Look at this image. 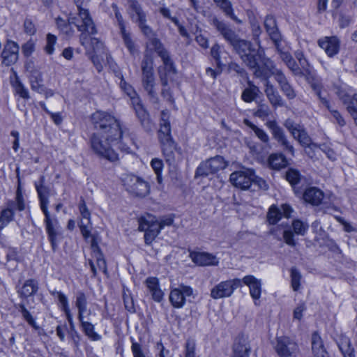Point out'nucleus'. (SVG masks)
Masks as SVG:
<instances>
[{"mask_svg": "<svg viewBox=\"0 0 357 357\" xmlns=\"http://www.w3.org/2000/svg\"><path fill=\"white\" fill-rule=\"evenodd\" d=\"M264 72L266 73L265 77H257L262 80H264V93L271 105L275 107H283L285 105L284 100L282 96L279 94L275 87L269 81L270 73L264 69Z\"/></svg>", "mask_w": 357, "mask_h": 357, "instance_id": "13", "label": "nucleus"}, {"mask_svg": "<svg viewBox=\"0 0 357 357\" xmlns=\"http://www.w3.org/2000/svg\"><path fill=\"white\" fill-rule=\"evenodd\" d=\"M92 121L98 132L93 135L91 145L98 156L111 162L119 160L114 147L128 152L129 146L123 142V130L120 121L107 112L98 111L93 114Z\"/></svg>", "mask_w": 357, "mask_h": 357, "instance_id": "1", "label": "nucleus"}, {"mask_svg": "<svg viewBox=\"0 0 357 357\" xmlns=\"http://www.w3.org/2000/svg\"><path fill=\"white\" fill-rule=\"evenodd\" d=\"M52 294L57 297L60 307L65 312V314L70 312L68 305V300L63 293L61 291H55Z\"/></svg>", "mask_w": 357, "mask_h": 357, "instance_id": "49", "label": "nucleus"}, {"mask_svg": "<svg viewBox=\"0 0 357 357\" xmlns=\"http://www.w3.org/2000/svg\"><path fill=\"white\" fill-rule=\"evenodd\" d=\"M142 84L146 91L149 100L158 104L159 98L155 89V79L153 72V61L151 56L146 54L141 63Z\"/></svg>", "mask_w": 357, "mask_h": 357, "instance_id": "5", "label": "nucleus"}, {"mask_svg": "<svg viewBox=\"0 0 357 357\" xmlns=\"http://www.w3.org/2000/svg\"><path fill=\"white\" fill-rule=\"evenodd\" d=\"M123 182L126 191L134 196L144 197L150 192L149 183L136 175H126Z\"/></svg>", "mask_w": 357, "mask_h": 357, "instance_id": "9", "label": "nucleus"}, {"mask_svg": "<svg viewBox=\"0 0 357 357\" xmlns=\"http://www.w3.org/2000/svg\"><path fill=\"white\" fill-rule=\"evenodd\" d=\"M128 10L133 21L138 23L139 28L145 36L153 38V36L151 29L146 24V15L142 10L140 5L135 0H128Z\"/></svg>", "mask_w": 357, "mask_h": 357, "instance_id": "10", "label": "nucleus"}, {"mask_svg": "<svg viewBox=\"0 0 357 357\" xmlns=\"http://www.w3.org/2000/svg\"><path fill=\"white\" fill-rule=\"evenodd\" d=\"M265 68L270 73V76L273 75L275 80L278 84V86L282 93L289 99L293 100L296 97V92L284 73L275 68L272 61H268L265 64Z\"/></svg>", "mask_w": 357, "mask_h": 357, "instance_id": "8", "label": "nucleus"}, {"mask_svg": "<svg viewBox=\"0 0 357 357\" xmlns=\"http://www.w3.org/2000/svg\"><path fill=\"white\" fill-rule=\"evenodd\" d=\"M213 25L218 29L224 38L228 41L231 45L238 39L235 32L229 29L224 22L219 21L218 19L213 20Z\"/></svg>", "mask_w": 357, "mask_h": 357, "instance_id": "28", "label": "nucleus"}, {"mask_svg": "<svg viewBox=\"0 0 357 357\" xmlns=\"http://www.w3.org/2000/svg\"><path fill=\"white\" fill-rule=\"evenodd\" d=\"M147 52L145 54H148L149 51H155L158 55L162 59L169 54L168 52L165 49L160 41L155 38H150L146 43Z\"/></svg>", "mask_w": 357, "mask_h": 357, "instance_id": "38", "label": "nucleus"}, {"mask_svg": "<svg viewBox=\"0 0 357 357\" xmlns=\"http://www.w3.org/2000/svg\"><path fill=\"white\" fill-rule=\"evenodd\" d=\"M294 138L298 140V142L304 147L312 144L310 137L303 128L296 133V136H294Z\"/></svg>", "mask_w": 357, "mask_h": 357, "instance_id": "48", "label": "nucleus"}, {"mask_svg": "<svg viewBox=\"0 0 357 357\" xmlns=\"http://www.w3.org/2000/svg\"><path fill=\"white\" fill-rule=\"evenodd\" d=\"M338 347L343 355L346 354V350H349V349H354L351 347L350 340L347 337H343L338 343Z\"/></svg>", "mask_w": 357, "mask_h": 357, "instance_id": "62", "label": "nucleus"}, {"mask_svg": "<svg viewBox=\"0 0 357 357\" xmlns=\"http://www.w3.org/2000/svg\"><path fill=\"white\" fill-rule=\"evenodd\" d=\"M137 118L139 119L142 125L146 129L151 130V123L149 119V114L143 107L141 99L139 100L138 103H131Z\"/></svg>", "mask_w": 357, "mask_h": 357, "instance_id": "35", "label": "nucleus"}, {"mask_svg": "<svg viewBox=\"0 0 357 357\" xmlns=\"http://www.w3.org/2000/svg\"><path fill=\"white\" fill-rule=\"evenodd\" d=\"M163 66L160 67L158 73L161 84L163 86H167L169 80L172 79V75L176 74V69L169 58V54L162 58Z\"/></svg>", "mask_w": 357, "mask_h": 357, "instance_id": "21", "label": "nucleus"}, {"mask_svg": "<svg viewBox=\"0 0 357 357\" xmlns=\"http://www.w3.org/2000/svg\"><path fill=\"white\" fill-rule=\"evenodd\" d=\"M266 126L271 130L273 138L283 147L284 150L289 151L292 155H294V148L287 139L282 128L278 126L275 121H268Z\"/></svg>", "mask_w": 357, "mask_h": 357, "instance_id": "15", "label": "nucleus"}, {"mask_svg": "<svg viewBox=\"0 0 357 357\" xmlns=\"http://www.w3.org/2000/svg\"><path fill=\"white\" fill-rule=\"evenodd\" d=\"M24 31L26 33L33 36L36 32L35 24L30 19H26L24 22Z\"/></svg>", "mask_w": 357, "mask_h": 357, "instance_id": "58", "label": "nucleus"}, {"mask_svg": "<svg viewBox=\"0 0 357 357\" xmlns=\"http://www.w3.org/2000/svg\"><path fill=\"white\" fill-rule=\"evenodd\" d=\"M292 227L294 233L301 236L305 235L308 229L307 224L304 223L303 222L299 220H294L292 223Z\"/></svg>", "mask_w": 357, "mask_h": 357, "instance_id": "52", "label": "nucleus"}, {"mask_svg": "<svg viewBox=\"0 0 357 357\" xmlns=\"http://www.w3.org/2000/svg\"><path fill=\"white\" fill-rule=\"evenodd\" d=\"M319 149L323 151L327 156L328 158H329L331 160H336V154L335 151L331 149L330 147L327 146L325 144L321 145L319 146Z\"/></svg>", "mask_w": 357, "mask_h": 357, "instance_id": "64", "label": "nucleus"}, {"mask_svg": "<svg viewBox=\"0 0 357 357\" xmlns=\"http://www.w3.org/2000/svg\"><path fill=\"white\" fill-rule=\"evenodd\" d=\"M284 126L293 137L296 136V133L302 128L300 125L295 123L291 119H287L284 123Z\"/></svg>", "mask_w": 357, "mask_h": 357, "instance_id": "56", "label": "nucleus"}, {"mask_svg": "<svg viewBox=\"0 0 357 357\" xmlns=\"http://www.w3.org/2000/svg\"><path fill=\"white\" fill-rule=\"evenodd\" d=\"M158 138L160 143L174 141L171 135V126L169 121V112L162 111Z\"/></svg>", "mask_w": 357, "mask_h": 357, "instance_id": "25", "label": "nucleus"}, {"mask_svg": "<svg viewBox=\"0 0 357 357\" xmlns=\"http://www.w3.org/2000/svg\"><path fill=\"white\" fill-rule=\"evenodd\" d=\"M241 280V282L249 287L250 296L255 301V304L258 305L256 301L261 297V280L252 275H246Z\"/></svg>", "mask_w": 357, "mask_h": 357, "instance_id": "24", "label": "nucleus"}, {"mask_svg": "<svg viewBox=\"0 0 357 357\" xmlns=\"http://www.w3.org/2000/svg\"><path fill=\"white\" fill-rule=\"evenodd\" d=\"M264 26L271 39L277 45L280 43L281 36L276 26L275 20L272 16H267L264 20Z\"/></svg>", "mask_w": 357, "mask_h": 357, "instance_id": "32", "label": "nucleus"}, {"mask_svg": "<svg viewBox=\"0 0 357 357\" xmlns=\"http://www.w3.org/2000/svg\"><path fill=\"white\" fill-rule=\"evenodd\" d=\"M131 349L134 357H146V354L139 343L132 342Z\"/></svg>", "mask_w": 357, "mask_h": 357, "instance_id": "60", "label": "nucleus"}, {"mask_svg": "<svg viewBox=\"0 0 357 357\" xmlns=\"http://www.w3.org/2000/svg\"><path fill=\"white\" fill-rule=\"evenodd\" d=\"M323 198V192L315 187L307 188L303 194V199L314 206L319 205Z\"/></svg>", "mask_w": 357, "mask_h": 357, "instance_id": "31", "label": "nucleus"}, {"mask_svg": "<svg viewBox=\"0 0 357 357\" xmlns=\"http://www.w3.org/2000/svg\"><path fill=\"white\" fill-rule=\"evenodd\" d=\"M30 85L33 91L42 93L45 91L43 77L40 73H33L30 77Z\"/></svg>", "mask_w": 357, "mask_h": 357, "instance_id": "41", "label": "nucleus"}, {"mask_svg": "<svg viewBox=\"0 0 357 357\" xmlns=\"http://www.w3.org/2000/svg\"><path fill=\"white\" fill-rule=\"evenodd\" d=\"M213 1L223 10L225 15L235 19L231 3L229 0H213Z\"/></svg>", "mask_w": 357, "mask_h": 357, "instance_id": "45", "label": "nucleus"}, {"mask_svg": "<svg viewBox=\"0 0 357 357\" xmlns=\"http://www.w3.org/2000/svg\"><path fill=\"white\" fill-rule=\"evenodd\" d=\"M190 257L195 264L200 266H218L219 263L216 256L206 252H190Z\"/></svg>", "mask_w": 357, "mask_h": 357, "instance_id": "22", "label": "nucleus"}, {"mask_svg": "<svg viewBox=\"0 0 357 357\" xmlns=\"http://www.w3.org/2000/svg\"><path fill=\"white\" fill-rule=\"evenodd\" d=\"M75 305L77 309V318L80 326L85 335L91 341L100 340L102 336L95 331L94 325L89 321L91 311L87 310V298L83 291H79L76 293Z\"/></svg>", "mask_w": 357, "mask_h": 357, "instance_id": "4", "label": "nucleus"}, {"mask_svg": "<svg viewBox=\"0 0 357 357\" xmlns=\"http://www.w3.org/2000/svg\"><path fill=\"white\" fill-rule=\"evenodd\" d=\"M19 45L11 40H8L1 53V63L6 66L15 64L19 58Z\"/></svg>", "mask_w": 357, "mask_h": 357, "instance_id": "17", "label": "nucleus"}, {"mask_svg": "<svg viewBox=\"0 0 357 357\" xmlns=\"http://www.w3.org/2000/svg\"><path fill=\"white\" fill-rule=\"evenodd\" d=\"M121 37L123 38V43L128 50H129L130 53L132 55H135V54L138 53V50L135 45V43L133 42L130 33L128 32L126 29L120 30Z\"/></svg>", "mask_w": 357, "mask_h": 357, "instance_id": "42", "label": "nucleus"}, {"mask_svg": "<svg viewBox=\"0 0 357 357\" xmlns=\"http://www.w3.org/2000/svg\"><path fill=\"white\" fill-rule=\"evenodd\" d=\"M139 230H149L151 232L157 231L158 235L161 231L158 221L155 220V217L148 215L146 218H142L139 220Z\"/></svg>", "mask_w": 357, "mask_h": 357, "instance_id": "33", "label": "nucleus"}, {"mask_svg": "<svg viewBox=\"0 0 357 357\" xmlns=\"http://www.w3.org/2000/svg\"><path fill=\"white\" fill-rule=\"evenodd\" d=\"M151 166L156 174L158 182L160 183L162 182L161 173L163 169V162L162 160L153 158L151 162Z\"/></svg>", "mask_w": 357, "mask_h": 357, "instance_id": "47", "label": "nucleus"}, {"mask_svg": "<svg viewBox=\"0 0 357 357\" xmlns=\"http://www.w3.org/2000/svg\"><path fill=\"white\" fill-rule=\"evenodd\" d=\"M347 109L353 117L355 123L357 125V94H354L353 96L347 107Z\"/></svg>", "mask_w": 357, "mask_h": 357, "instance_id": "51", "label": "nucleus"}, {"mask_svg": "<svg viewBox=\"0 0 357 357\" xmlns=\"http://www.w3.org/2000/svg\"><path fill=\"white\" fill-rule=\"evenodd\" d=\"M145 283L153 299L156 302H160L163 298L164 294L159 287L158 278L149 277L146 278Z\"/></svg>", "mask_w": 357, "mask_h": 357, "instance_id": "29", "label": "nucleus"}, {"mask_svg": "<svg viewBox=\"0 0 357 357\" xmlns=\"http://www.w3.org/2000/svg\"><path fill=\"white\" fill-rule=\"evenodd\" d=\"M243 123L245 126L252 129V130L255 132V135L260 139L263 143L268 144L269 142L270 138L268 134L261 128H258L248 119H244Z\"/></svg>", "mask_w": 357, "mask_h": 357, "instance_id": "39", "label": "nucleus"}, {"mask_svg": "<svg viewBox=\"0 0 357 357\" xmlns=\"http://www.w3.org/2000/svg\"><path fill=\"white\" fill-rule=\"evenodd\" d=\"M312 350L315 357H328L321 337L318 333L314 332L311 338Z\"/></svg>", "mask_w": 357, "mask_h": 357, "instance_id": "30", "label": "nucleus"}, {"mask_svg": "<svg viewBox=\"0 0 357 357\" xmlns=\"http://www.w3.org/2000/svg\"><path fill=\"white\" fill-rule=\"evenodd\" d=\"M79 210L82 218L85 219L86 222H89L91 218V213L88 209L84 200L82 199H81L79 204Z\"/></svg>", "mask_w": 357, "mask_h": 357, "instance_id": "57", "label": "nucleus"}, {"mask_svg": "<svg viewBox=\"0 0 357 357\" xmlns=\"http://www.w3.org/2000/svg\"><path fill=\"white\" fill-rule=\"evenodd\" d=\"M195 344L192 341L188 340L185 345V357H195Z\"/></svg>", "mask_w": 357, "mask_h": 357, "instance_id": "63", "label": "nucleus"}, {"mask_svg": "<svg viewBox=\"0 0 357 357\" xmlns=\"http://www.w3.org/2000/svg\"><path fill=\"white\" fill-rule=\"evenodd\" d=\"M75 3L78 10L77 16L69 17V23L74 24L80 32H86L88 35L96 34L97 29L86 4L82 0H75Z\"/></svg>", "mask_w": 357, "mask_h": 357, "instance_id": "6", "label": "nucleus"}, {"mask_svg": "<svg viewBox=\"0 0 357 357\" xmlns=\"http://www.w3.org/2000/svg\"><path fill=\"white\" fill-rule=\"evenodd\" d=\"M277 52L280 54V59L284 62L287 66L295 75H301L302 72L301 68L297 65L296 61L293 59L292 56L288 52L282 51L279 46V43L275 45Z\"/></svg>", "mask_w": 357, "mask_h": 357, "instance_id": "27", "label": "nucleus"}, {"mask_svg": "<svg viewBox=\"0 0 357 357\" xmlns=\"http://www.w3.org/2000/svg\"><path fill=\"white\" fill-rule=\"evenodd\" d=\"M44 181V176H40V183H35V187L40 200V208L45 215V224L48 239L52 250L55 251L58 245V237L61 234V231L57 220L53 221L51 219L50 212L47 210L49 199L47 194L48 193V190L43 185Z\"/></svg>", "mask_w": 357, "mask_h": 357, "instance_id": "3", "label": "nucleus"}, {"mask_svg": "<svg viewBox=\"0 0 357 357\" xmlns=\"http://www.w3.org/2000/svg\"><path fill=\"white\" fill-rule=\"evenodd\" d=\"M300 178L301 175L296 169H290L286 173V179L291 185L297 184L299 182Z\"/></svg>", "mask_w": 357, "mask_h": 357, "instance_id": "54", "label": "nucleus"}, {"mask_svg": "<svg viewBox=\"0 0 357 357\" xmlns=\"http://www.w3.org/2000/svg\"><path fill=\"white\" fill-rule=\"evenodd\" d=\"M258 92L259 88L249 83V87L244 89L241 95V98L246 102H251L255 99Z\"/></svg>", "mask_w": 357, "mask_h": 357, "instance_id": "43", "label": "nucleus"}, {"mask_svg": "<svg viewBox=\"0 0 357 357\" xmlns=\"http://www.w3.org/2000/svg\"><path fill=\"white\" fill-rule=\"evenodd\" d=\"M227 164L221 156H215L202 162L196 171L197 176H206L213 174L226 167Z\"/></svg>", "mask_w": 357, "mask_h": 357, "instance_id": "12", "label": "nucleus"}, {"mask_svg": "<svg viewBox=\"0 0 357 357\" xmlns=\"http://www.w3.org/2000/svg\"><path fill=\"white\" fill-rule=\"evenodd\" d=\"M291 285L294 291H296L300 289L302 275L296 268H291L290 271Z\"/></svg>", "mask_w": 357, "mask_h": 357, "instance_id": "44", "label": "nucleus"}, {"mask_svg": "<svg viewBox=\"0 0 357 357\" xmlns=\"http://www.w3.org/2000/svg\"><path fill=\"white\" fill-rule=\"evenodd\" d=\"M250 348L246 344L236 343L234 346V357H248Z\"/></svg>", "mask_w": 357, "mask_h": 357, "instance_id": "46", "label": "nucleus"}, {"mask_svg": "<svg viewBox=\"0 0 357 357\" xmlns=\"http://www.w3.org/2000/svg\"><path fill=\"white\" fill-rule=\"evenodd\" d=\"M271 112L269 107L266 104H261L254 113V115L261 119H264L271 114Z\"/></svg>", "mask_w": 357, "mask_h": 357, "instance_id": "53", "label": "nucleus"}, {"mask_svg": "<svg viewBox=\"0 0 357 357\" xmlns=\"http://www.w3.org/2000/svg\"><path fill=\"white\" fill-rule=\"evenodd\" d=\"M318 45L329 57L336 55L340 50V40L335 36H325L318 40Z\"/></svg>", "mask_w": 357, "mask_h": 357, "instance_id": "23", "label": "nucleus"}, {"mask_svg": "<svg viewBox=\"0 0 357 357\" xmlns=\"http://www.w3.org/2000/svg\"><path fill=\"white\" fill-rule=\"evenodd\" d=\"M11 71L12 75L10 76V83L14 90L15 93L23 99H29L30 96L29 90L22 83L16 71H15L13 68L11 69Z\"/></svg>", "mask_w": 357, "mask_h": 357, "instance_id": "26", "label": "nucleus"}, {"mask_svg": "<svg viewBox=\"0 0 357 357\" xmlns=\"http://www.w3.org/2000/svg\"><path fill=\"white\" fill-rule=\"evenodd\" d=\"M192 294L193 289L190 287L179 285L177 288L171 290L169 298L174 307L181 308L185 304L188 298Z\"/></svg>", "mask_w": 357, "mask_h": 357, "instance_id": "14", "label": "nucleus"}, {"mask_svg": "<svg viewBox=\"0 0 357 357\" xmlns=\"http://www.w3.org/2000/svg\"><path fill=\"white\" fill-rule=\"evenodd\" d=\"M162 153L167 163L169 165H174L176 162L175 151L176 146L174 141L160 143Z\"/></svg>", "mask_w": 357, "mask_h": 357, "instance_id": "34", "label": "nucleus"}, {"mask_svg": "<svg viewBox=\"0 0 357 357\" xmlns=\"http://www.w3.org/2000/svg\"><path fill=\"white\" fill-rule=\"evenodd\" d=\"M36 43L30 39L22 45V52L24 56H30L35 50Z\"/></svg>", "mask_w": 357, "mask_h": 357, "instance_id": "55", "label": "nucleus"}, {"mask_svg": "<svg viewBox=\"0 0 357 357\" xmlns=\"http://www.w3.org/2000/svg\"><path fill=\"white\" fill-rule=\"evenodd\" d=\"M275 351L280 357H289L298 349L297 344L286 336L277 338Z\"/></svg>", "mask_w": 357, "mask_h": 357, "instance_id": "18", "label": "nucleus"}, {"mask_svg": "<svg viewBox=\"0 0 357 357\" xmlns=\"http://www.w3.org/2000/svg\"><path fill=\"white\" fill-rule=\"evenodd\" d=\"M120 87L124 93L130 98L131 103H138L140 99L139 96L133 89V87L127 83L123 78H121Z\"/></svg>", "mask_w": 357, "mask_h": 357, "instance_id": "40", "label": "nucleus"}, {"mask_svg": "<svg viewBox=\"0 0 357 357\" xmlns=\"http://www.w3.org/2000/svg\"><path fill=\"white\" fill-rule=\"evenodd\" d=\"M233 47L240 55L243 63L252 71L255 77H265V64L270 59L265 56L264 50L259 46L257 52L250 42L238 38Z\"/></svg>", "mask_w": 357, "mask_h": 357, "instance_id": "2", "label": "nucleus"}, {"mask_svg": "<svg viewBox=\"0 0 357 357\" xmlns=\"http://www.w3.org/2000/svg\"><path fill=\"white\" fill-rule=\"evenodd\" d=\"M268 166L273 169L285 167L288 162L285 156L282 153H272L268 159Z\"/></svg>", "mask_w": 357, "mask_h": 357, "instance_id": "37", "label": "nucleus"}, {"mask_svg": "<svg viewBox=\"0 0 357 357\" xmlns=\"http://www.w3.org/2000/svg\"><path fill=\"white\" fill-rule=\"evenodd\" d=\"M241 286V279L235 278L220 282L211 289V297L220 299L231 296L236 289Z\"/></svg>", "mask_w": 357, "mask_h": 357, "instance_id": "11", "label": "nucleus"}, {"mask_svg": "<svg viewBox=\"0 0 357 357\" xmlns=\"http://www.w3.org/2000/svg\"><path fill=\"white\" fill-rule=\"evenodd\" d=\"M91 249H92V257L96 260L97 267L95 266L92 259L89 260V264L90 265L91 271L93 273V275L96 276L98 273V270L100 271H102L105 274L107 273V264L105 259L103 257L102 253L101 252L99 247L93 242L91 243Z\"/></svg>", "mask_w": 357, "mask_h": 357, "instance_id": "20", "label": "nucleus"}, {"mask_svg": "<svg viewBox=\"0 0 357 357\" xmlns=\"http://www.w3.org/2000/svg\"><path fill=\"white\" fill-rule=\"evenodd\" d=\"M255 178V172L252 169H246L242 171L233 172L230 175V181L235 187L242 190L248 189Z\"/></svg>", "mask_w": 357, "mask_h": 357, "instance_id": "16", "label": "nucleus"}, {"mask_svg": "<svg viewBox=\"0 0 357 357\" xmlns=\"http://www.w3.org/2000/svg\"><path fill=\"white\" fill-rule=\"evenodd\" d=\"M211 54L213 58L215 60L218 66H220L222 63L220 61V47L218 44L213 45L211 50Z\"/></svg>", "mask_w": 357, "mask_h": 357, "instance_id": "59", "label": "nucleus"}, {"mask_svg": "<svg viewBox=\"0 0 357 357\" xmlns=\"http://www.w3.org/2000/svg\"><path fill=\"white\" fill-rule=\"evenodd\" d=\"M292 212V208L287 204H282L280 208L272 205L267 213V221L270 225H275L282 216L289 218Z\"/></svg>", "mask_w": 357, "mask_h": 357, "instance_id": "19", "label": "nucleus"}, {"mask_svg": "<svg viewBox=\"0 0 357 357\" xmlns=\"http://www.w3.org/2000/svg\"><path fill=\"white\" fill-rule=\"evenodd\" d=\"M38 282L33 279H29L24 282L17 292L21 297L27 298L34 295L38 291Z\"/></svg>", "mask_w": 357, "mask_h": 357, "instance_id": "36", "label": "nucleus"}, {"mask_svg": "<svg viewBox=\"0 0 357 357\" xmlns=\"http://www.w3.org/2000/svg\"><path fill=\"white\" fill-rule=\"evenodd\" d=\"M15 209L20 211L25 209V203L20 187L17 188L16 191L15 200L8 202L6 208L0 211V231L13 220Z\"/></svg>", "mask_w": 357, "mask_h": 357, "instance_id": "7", "label": "nucleus"}, {"mask_svg": "<svg viewBox=\"0 0 357 357\" xmlns=\"http://www.w3.org/2000/svg\"><path fill=\"white\" fill-rule=\"evenodd\" d=\"M172 21L176 24L177 25L178 28V32L184 38H185L188 41H187V43L188 44H190V41H191V38H190V36L189 35V33H188L187 30L182 26L179 23H178V20L176 19V18H172Z\"/></svg>", "mask_w": 357, "mask_h": 357, "instance_id": "61", "label": "nucleus"}, {"mask_svg": "<svg viewBox=\"0 0 357 357\" xmlns=\"http://www.w3.org/2000/svg\"><path fill=\"white\" fill-rule=\"evenodd\" d=\"M56 43V37L52 34L48 33L46 36V44L44 47L45 52L47 54H52L54 52V45Z\"/></svg>", "mask_w": 357, "mask_h": 357, "instance_id": "50", "label": "nucleus"}]
</instances>
